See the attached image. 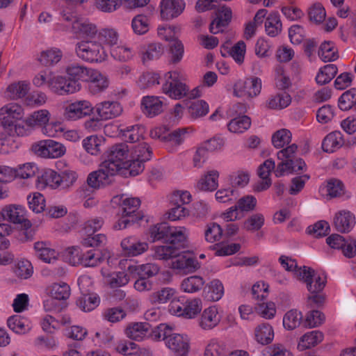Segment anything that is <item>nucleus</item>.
<instances>
[{
  "label": "nucleus",
  "instance_id": "1",
  "mask_svg": "<svg viewBox=\"0 0 356 356\" xmlns=\"http://www.w3.org/2000/svg\"><path fill=\"white\" fill-rule=\"evenodd\" d=\"M152 152L147 143L129 145L121 143L111 146L107 156L122 164L131 176H136L144 170V163L150 159Z\"/></svg>",
  "mask_w": 356,
  "mask_h": 356
},
{
  "label": "nucleus",
  "instance_id": "2",
  "mask_svg": "<svg viewBox=\"0 0 356 356\" xmlns=\"http://www.w3.org/2000/svg\"><path fill=\"white\" fill-rule=\"evenodd\" d=\"M63 260L72 266L93 268L100 265L107 259L108 265L114 266L116 257L108 249L84 250L79 245L67 247L62 252Z\"/></svg>",
  "mask_w": 356,
  "mask_h": 356
},
{
  "label": "nucleus",
  "instance_id": "3",
  "mask_svg": "<svg viewBox=\"0 0 356 356\" xmlns=\"http://www.w3.org/2000/svg\"><path fill=\"white\" fill-rule=\"evenodd\" d=\"M175 326L160 323L152 330L151 339L163 341L165 348L177 356H188L191 351V337L186 332H175Z\"/></svg>",
  "mask_w": 356,
  "mask_h": 356
},
{
  "label": "nucleus",
  "instance_id": "4",
  "mask_svg": "<svg viewBox=\"0 0 356 356\" xmlns=\"http://www.w3.org/2000/svg\"><path fill=\"white\" fill-rule=\"evenodd\" d=\"M78 175L76 171L67 169L60 173L52 168L42 170L35 181L39 191L70 190L76 183Z\"/></svg>",
  "mask_w": 356,
  "mask_h": 356
},
{
  "label": "nucleus",
  "instance_id": "5",
  "mask_svg": "<svg viewBox=\"0 0 356 356\" xmlns=\"http://www.w3.org/2000/svg\"><path fill=\"white\" fill-rule=\"evenodd\" d=\"M298 280L306 284L309 293L307 298L308 303H313L316 306L322 305L325 300V296L322 292L327 284L325 273L304 266L298 272Z\"/></svg>",
  "mask_w": 356,
  "mask_h": 356
},
{
  "label": "nucleus",
  "instance_id": "6",
  "mask_svg": "<svg viewBox=\"0 0 356 356\" xmlns=\"http://www.w3.org/2000/svg\"><path fill=\"white\" fill-rule=\"evenodd\" d=\"M24 110L18 103L10 102L0 108V124L6 133L17 136H27L30 131L19 122L24 119Z\"/></svg>",
  "mask_w": 356,
  "mask_h": 356
},
{
  "label": "nucleus",
  "instance_id": "7",
  "mask_svg": "<svg viewBox=\"0 0 356 356\" xmlns=\"http://www.w3.org/2000/svg\"><path fill=\"white\" fill-rule=\"evenodd\" d=\"M203 309V301L199 297L179 296L168 305V313L187 320L196 318Z\"/></svg>",
  "mask_w": 356,
  "mask_h": 356
},
{
  "label": "nucleus",
  "instance_id": "8",
  "mask_svg": "<svg viewBox=\"0 0 356 356\" xmlns=\"http://www.w3.org/2000/svg\"><path fill=\"white\" fill-rule=\"evenodd\" d=\"M183 74L177 70H170L162 74L161 92L170 99L180 100L188 93V86L183 81Z\"/></svg>",
  "mask_w": 356,
  "mask_h": 356
},
{
  "label": "nucleus",
  "instance_id": "9",
  "mask_svg": "<svg viewBox=\"0 0 356 356\" xmlns=\"http://www.w3.org/2000/svg\"><path fill=\"white\" fill-rule=\"evenodd\" d=\"M75 52L80 59L90 63H102L108 58L107 50L95 38L78 42Z\"/></svg>",
  "mask_w": 356,
  "mask_h": 356
},
{
  "label": "nucleus",
  "instance_id": "10",
  "mask_svg": "<svg viewBox=\"0 0 356 356\" xmlns=\"http://www.w3.org/2000/svg\"><path fill=\"white\" fill-rule=\"evenodd\" d=\"M297 149V145L292 144L277 152V159L280 162L275 170L276 177L284 176L306 169V163L302 159L293 160Z\"/></svg>",
  "mask_w": 356,
  "mask_h": 356
},
{
  "label": "nucleus",
  "instance_id": "11",
  "mask_svg": "<svg viewBox=\"0 0 356 356\" xmlns=\"http://www.w3.org/2000/svg\"><path fill=\"white\" fill-rule=\"evenodd\" d=\"M63 19L71 24V32L76 38L89 40L97 33V26L89 19L77 16L74 12L63 9L60 12Z\"/></svg>",
  "mask_w": 356,
  "mask_h": 356
},
{
  "label": "nucleus",
  "instance_id": "12",
  "mask_svg": "<svg viewBox=\"0 0 356 356\" xmlns=\"http://www.w3.org/2000/svg\"><path fill=\"white\" fill-rule=\"evenodd\" d=\"M63 116L67 121H77L90 116L94 111V106L89 100L67 101L62 106Z\"/></svg>",
  "mask_w": 356,
  "mask_h": 356
},
{
  "label": "nucleus",
  "instance_id": "13",
  "mask_svg": "<svg viewBox=\"0 0 356 356\" xmlns=\"http://www.w3.org/2000/svg\"><path fill=\"white\" fill-rule=\"evenodd\" d=\"M32 150L38 156L47 159H60L67 152L64 144L53 139H44L35 143L32 145Z\"/></svg>",
  "mask_w": 356,
  "mask_h": 356
},
{
  "label": "nucleus",
  "instance_id": "14",
  "mask_svg": "<svg viewBox=\"0 0 356 356\" xmlns=\"http://www.w3.org/2000/svg\"><path fill=\"white\" fill-rule=\"evenodd\" d=\"M0 222L6 220L14 225H22L25 229H30L31 222L27 218L28 211L25 206L20 204L5 205L0 211Z\"/></svg>",
  "mask_w": 356,
  "mask_h": 356
},
{
  "label": "nucleus",
  "instance_id": "15",
  "mask_svg": "<svg viewBox=\"0 0 356 356\" xmlns=\"http://www.w3.org/2000/svg\"><path fill=\"white\" fill-rule=\"evenodd\" d=\"M111 254L116 257L117 263L114 266H111L108 265V262L106 261V265L104 266L101 269V274L105 282L109 285L110 287L118 288L124 286L129 282L130 278L133 277L132 275H130L128 269L127 270V273L120 271L113 272L112 270L116 268L117 265H119L120 268H122L124 264L127 263V260L123 259L118 262L117 255L111 252Z\"/></svg>",
  "mask_w": 356,
  "mask_h": 356
},
{
  "label": "nucleus",
  "instance_id": "16",
  "mask_svg": "<svg viewBox=\"0 0 356 356\" xmlns=\"http://www.w3.org/2000/svg\"><path fill=\"white\" fill-rule=\"evenodd\" d=\"M261 79L257 76H250L245 79L236 80L232 86L233 95L236 97L254 98L261 91Z\"/></svg>",
  "mask_w": 356,
  "mask_h": 356
},
{
  "label": "nucleus",
  "instance_id": "17",
  "mask_svg": "<svg viewBox=\"0 0 356 356\" xmlns=\"http://www.w3.org/2000/svg\"><path fill=\"white\" fill-rule=\"evenodd\" d=\"M185 0H160L159 17L162 21H172L180 17L185 11Z\"/></svg>",
  "mask_w": 356,
  "mask_h": 356
},
{
  "label": "nucleus",
  "instance_id": "18",
  "mask_svg": "<svg viewBox=\"0 0 356 356\" xmlns=\"http://www.w3.org/2000/svg\"><path fill=\"white\" fill-rule=\"evenodd\" d=\"M122 254L129 257L140 256L149 249V243L136 235L122 238L120 243Z\"/></svg>",
  "mask_w": 356,
  "mask_h": 356
},
{
  "label": "nucleus",
  "instance_id": "19",
  "mask_svg": "<svg viewBox=\"0 0 356 356\" xmlns=\"http://www.w3.org/2000/svg\"><path fill=\"white\" fill-rule=\"evenodd\" d=\"M222 321V311L217 305H212L202 309L198 320L199 327L204 331L217 327Z\"/></svg>",
  "mask_w": 356,
  "mask_h": 356
},
{
  "label": "nucleus",
  "instance_id": "20",
  "mask_svg": "<svg viewBox=\"0 0 356 356\" xmlns=\"http://www.w3.org/2000/svg\"><path fill=\"white\" fill-rule=\"evenodd\" d=\"M138 54L144 65L161 58L165 51L164 45L156 41L145 42L137 47Z\"/></svg>",
  "mask_w": 356,
  "mask_h": 356
},
{
  "label": "nucleus",
  "instance_id": "21",
  "mask_svg": "<svg viewBox=\"0 0 356 356\" xmlns=\"http://www.w3.org/2000/svg\"><path fill=\"white\" fill-rule=\"evenodd\" d=\"M81 86L79 82L70 79L63 75L54 76L49 83V90L58 95H67L79 91Z\"/></svg>",
  "mask_w": 356,
  "mask_h": 356
},
{
  "label": "nucleus",
  "instance_id": "22",
  "mask_svg": "<svg viewBox=\"0 0 356 356\" xmlns=\"http://www.w3.org/2000/svg\"><path fill=\"white\" fill-rule=\"evenodd\" d=\"M94 111L100 120L107 121L120 116L123 107L118 101L104 100L94 106Z\"/></svg>",
  "mask_w": 356,
  "mask_h": 356
},
{
  "label": "nucleus",
  "instance_id": "23",
  "mask_svg": "<svg viewBox=\"0 0 356 356\" xmlns=\"http://www.w3.org/2000/svg\"><path fill=\"white\" fill-rule=\"evenodd\" d=\"M232 18V9L227 6H222L216 11L214 19L209 24V31L212 34H218L224 31Z\"/></svg>",
  "mask_w": 356,
  "mask_h": 356
},
{
  "label": "nucleus",
  "instance_id": "24",
  "mask_svg": "<svg viewBox=\"0 0 356 356\" xmlns=\"http://www.w3.org/2000/svg\"><path fill=\"white\" fill-rule=\"evenodd\" d=\"M151 325L146 322H131L124 330V335L134 341H143L151 337Z\"/></svg>",
  "mask_w": 356,
  "mask_h": 356
},
{
  "label": "nucleus",
  "instance_id": "25",
  "mask_svg": "<svg viewBox=\"0 0 356 356\" xmlns=\"http://www.w3.org/2000/svg\"><path fill=\"white\" fill-rule=\"evenodd\" d=\"M220 172L217 170H210L201 175L195 184V188L202 192L215 191L219 186Z\"/></svg>",
  "mask_w": 356,
  "mask_h": 356
},
{
  "label": "nucleus",
  "instance_id": "26",
  "mask_svg": "<svg viewBox=\"0 0 356 356\" xmlns=\"http://www.w3.org/2000/svg\"><path fill=\"white\" fill-rule=\"evenodd\" d=\"M163 97L147 95L142 98L141 108L145 115L153 118L163 111L165 103Z\"/></svg>",
  "mask_w": 356,
  "mask_h": 356
},
{
  "label": "nucleus",
  "instance_id": "27",
  "mask_svg": "<svg viewBox=\"0 0 356 356\" xmlns=\"http://www.w3.org/2000/svg\"><path fill=\"white\" fill-rule=\"evenodd\" d=\"M252 339L259 345L267 346L270 344L275 337V330L271 324L263 322L257 325L252 332Z\"/></svg>",
  "mask_w": 356,
  "mask_h": 356
},
{
  "label": "nucleus",
  "instance_id": "28",
  "mask_svg": "<svg viewBox=\"0 0 356 356\" xmlns=\"http://www.w3.org/2000/svg\"><path fill=\"white\" fill-rule=\"evenodd\" d=\"M35 255L46 264H54L59 258V252L48 241H38L34 243Z\"/></svg>",
  "mask_w": 356,
  "mask_h": 356
},
{
  "label": "nucleus",
  "instance_id": "29",
  "mask_svg": "<svg viewBox=\"0 0 356 356\" xmlns=\"http://www.w3.org/2000/svg\"><path fill=\"white\" fill-rule=\"evenodd\" d=\"M122 200L121 212L124 216H128L131 218H136L137 220H140L143 218V213L139 211L140 200L137 197H127L122 195V197L116 196L113 198V201Z\"/></svg>",
  "mask_w": 356,
  "mask_h": 356
},
{
  "label": "nucleus",
  "instance_id": "30",
  "mask_svg": "<svg viewBox=\"0 0 356 356\" xmlns=\"http://www.w3.org/2000/svg\"><path fill=\"white\" fill-rule=\"evenodd\" d=\"M334 226L341 233L350 232L355 225V215L348 210H341L335 213L333 218Z\"/></svg>",
  "mask_w": 356,
  "mask_h": 356
},
{
  "label": "nucleus",
  "instance_id": "31",
  "mask_svg": "<svg viewBox=\"0 0 356 356\" xmlns=\"http://www.w3.org/2000/svg\"><path fill=\"white\" fill-rule=\"evenodd\" d=\"M170 268L179 273H189L199 269L200 264L193 258L179 254V250H178V256L172 259Z\"/></svg>",
  "mask_w": 356,
  "mask_h": 356
},
{
  "label": "nucleus",
  "instance_id": "32",
  "mask_svg": "<svg viewBox=\"0 0 356 356\" xmlns=\"http://www.w3.org/2000/svg\"><path fill=\"white\" fill-rule=\"evenodd\" d=\"M90 90L93 93H98L106 90L110 84L108 77L97 70L90 68L86 77Z\"/></svg>",
  "mask_w": 356,
  "mask_h": 356
},
{
  "label": "nucleus",
  "instance_id": "33",
  "mask_svg": "<svg viewBox=\"0 0 356 356\" xmlns=\"http://www.w3.org/2000/svg\"><path fill=\"white\" fill-rule=\"evenodd\" d=\"M320 195L325 198H334L343 195L346 189L343 183L335 178L323 182L318 189Z\"/></svg>",
  "mask_w": 356,
  "mask_h": 356
},
{
  "label": "nucleus",
  "instance_id": "34",
  "mask_svg": "<svg viewBox=\"0 0 356 356\" xmlns=\"http://www.w3.org/2000/svg\"><path fill=\"white\" fill-rule=\"evenodd\" d=\"M323 340L324 334L320 330L306 332L298 339L297 349L299 351L312 349L321 343Z\"/></svg>",
  "mask_w": 356,
  "mask_h": 356
},
{
  "label": "nucleus",
  "instance_id": "35",
  "mask_svg": "<svg viewBox=\"0 0 356 356\" xmlns=\"http://www.w3.org/2000/svg\"><path fill=\"white\" fill-rule=\"evenodd\" d=\"M105 143V137L98 134L88 136L81 141L84 151L93 156H98L102 154Z\"/></svg>",
  "mask_w": 356,
  "mask_h": 356
},
{
  "label": "nucleus",
  "instance_id": "36",
  "mask_svg": "<svg viewBox=\"0 0 356 356\" xmlns=\"http://www.w3.org/2000/svg\"><path fill=\"white\" fill-rule=\"evenodd\" d=\"M225 295V286L219 279L210 280L204 286L203 296L209 302H216L220 300Z\"/></svg>",
  "mask_w": 356,
  "mask_h": 356
},
{
  "label": "nucleus",
  "instance_id": "37",
  "mask_svg": "<svg viewBox=\"0 0 356 356\" xmlns=\"http://www.w3.org/2000/svg\"><path fill=\"white\" fill-rule=\"evenodd\" d=\"M168 234V242L174 246L181 248L188 245L190 230L185 226H170Z\"/></svg>",
  "mask_w": 356,
  "mask_h": 356
},
{
  "label": "nucleus",
  "instance_id": "38",
  "mask_svg": "<svg viewBox=\"0 0 356 356\" xmlns=\"http://www.w3.org/2000/svg\"><path fill=\"white\" fill-rule=\"evenodd\" d=\"M51 113L47 109H39L32 112L25 119L24 122L27 129L40 128L41 130L51 119Z\"/></svg>",
  "mask_w": 356,
  "mask_h": 356
},
{
  "label": "nucleus",
  "instance_id": "39",
  "mask_svg": "<svg viewBox=\"0 0 356 356\" xmlns=\"http://www.w3.org/2000/svg\"><path fill=\"white\" fill-rule=\"evenodd\" d=\"M178 296L175 289L166 286L151 293L148 296V300L152 305H163L168 302H172Z\"/></svg>",
  "mask_w": 356,
  "mask_h": 356
},
{
  "label": "nucleus",
  "instance_id": "40",
  "mask_svg": "<svg viewBox=\"0 0 356 356\" xmlns=\"http://www.w3.org/2000/svg\"><path fill=\"white\" fill-rule=\"evenodd\" d=\"M95 38L105 48L108 47L111 50L118 44L120 35L116 29L108 26L101 29L99 31L97 30Z\"/></svg>",
  "mask_w": 356,
  "mask_h": 356
},
{
  "label": "nucleus",
  "instance_id": "41",
  "mask_svg": "<svg viewBox=\"0 0 356 356\" xmlns=\"http://www.w3.org/2000/svg\"><path fill=\"white\" fill-rule=\"evenodd\" d=\"M193 131L192 129L188 127L178 129L168 134L167 138H165V143L169 150L171 152L175 151Z\"/></svg>",
  "mask_w": 356,
  "mask_h": 356
},
{
  "label": "nucleus",
  "instance_id": "42",
  "mask_svg": "<svg viewBox=\"0 0 356 356\" xmlns=\"http://www.w3.org/2000/svg\"><path fill=\"white\" fill-rule=\"evenodd\" d=\"M204 277L194 275L182 280L180 283V290L185 293L195 294L204 289Z\"/></svg>",
  "mask_w": 356,
  "mask_h": 356
},
{
  "label": "nucleus",
  "instance_id": "43",
  "mask_svg": "<svg viewBox=\"0 0 356 356\" xmlns=\"http://www.w3.org/2000/svg\"><path fill=\"white\" fill-rule=\"evenodd\" d=\"M128 271L132 277L142 276L146 278L154 277L159 272V267L156 264L148 263L142 265L129 264Z\"/></svg>",
  "mask_w": 356,
  "mask_h": 356
},
{
  "label": "nucleus",
  "instance_id": "44",
  "mask_svg": "<svg viewBox=\"0 0 356 356\" xmlns=\"http://www.w3.org/2000/svg\"><path fill=\"white\" fill-rule=\"evenodd\" d=\"M238 196V190L225 181L224 184L216 190L214 197L218 203L229 204L232 203Z\"/></svg>",
  "mask_w": 356,
  "mask_h": 356
},
{
  "label": "nucleus",
  "instance_id": "45",
  "mask_svg": "<svg viewBox=\"0 0 356 356\" xmlns=\"http://www.w3.org/2000/svg\"><path fill=\"white\" fill-rule=\"evenodd\" d=\"M227 352L226 342L220 338L213 337L206 342L203 356H225Z\"/></svg>",
  "mask_w": 356,
  "mask_h": 356
},
{
  "label": "nucleus",
  "instance_id": "46",
  "mask_svg": "<svg viewBox=\"0 0 356 356\" xmlns=\"http://www.w3.org/2000/svg\"><path fill=\"white\" fill-rule=\"evenodd\" d=\"M225 181L238 191V188H244L249 184L250 172L247 170L239 169L230 173Z\"/></svg>",
  "mask_w": 356,
  "mask_h": 356
},
{
  "label": "nucleus",
  "instance_id": "47",
  "mask_svg": "<svg viewBox=\"0 0 356 356\" xmlns=\"http://www.w3.org/2000/svg\"><path fill=\"white\" fill-rule=\"evenodd\" d=\"M131 29L136 35L141 36L147 34L151 29L150 17L144 13L135 15L131 20Z\"/></svg>",
  "mask_w": 356,
  "mask_h": 356
},
{
  "label": "nucleus",
  "instance_id": "48",
  "mask_svg": "<svg viewBox=\"0 0 356 356\" xmlns=\"http://www.w3.org/2000/svg\"><path fill=\"white\" fill-rule=\"evenodd\" d=\"M101 299L96 293H83L76 299L77 307L83 312H90L100 304Z\"/></svg>",
  "mask_w": 356,
  "mask_h": 356
},
{
  "label": "nucleus",
  "instance_id": "49",
  "mask_svg": "<svg viewBox=\"0 0 356 356\" xmlns=\"http://www.w3.org/2000/svg\"><path fill=\"white\" fill-rule=\"evenodd\" d=\"M344 144L341 132L335 131L328 134L322 141V149L325 152L333 153L340 149Z\"/></svg>",
  "mask_w": 356,
  "mask_h": 356
},
{
  "label": "nucleus",
  "instance_id": "50",
  "mask_svg": "<svg viewBox=\"0 0 356 356\" xmlns=\"http://www.w3.org/2000/svg\"><path fill=\"white\" fill-rule=\"evenodd\" d=\"M146 128L142 124L128 126L120 129V136L127 142L136 143L144 138Z\"/></svg>",
  "mask_w": 356,
  "mask_h": 356
},
{
  "label": "nucleus",
  "instance_id": "51",
  "mask_svg": "<svg viewBox=\"0 0 356 356\" xmlns=\"http://www.w3.org/2000/svg\"><path fill=\"white\" fill-rule=\"evenodd\" d=\"M30 90V83L26 81L13 82L8 86L5 96L11 99L24 98Z\"/></svg>",
  "mask_w": 356,
  "mask_h": 356
},
{
  "label": "nucleus",
  "instance_id": "52",
  "mask_svg": "<svg viewBox=\"0 0 356 356\" xmlns=\"http://www.w3.org/2000/svg\"><path fill=\"white\" fill-rule=\"evenodd\" d=\"M8 326L17 334H25L32 329L31 321L19 315H13L8 319Z\"/></svg>",
  "mask_w": 356,
  "mask_h": 356
},
{
  "label": "nucleus",
  "instance_id": "53",
  "mask_svg": "<svg viewBox=\"0 0 356 356\" xmlns=\"http://www.w3.org/2000/svg\"><path fill=\"white\" fill-rule=\"evenodd\" d=\"M14 169V180L19 179L23 180L31 179L35 177L39 171L38 165L34 162H26L17 165Z\"/></svg>",
  "mask_w": 356,
  "mask_h": 356
},
{
  "label": "nucleus",
  "instance_id": "54",
  "mask_svg": "<svg viewBox=\"0 0 356 356\" xmlns=\"http://www.w3.org/2000/svg\"><path fill=\"white\" fill-rule=\"evenodd\" d=\"M26 203L29 209L34 213L40 214L45 211L47 201L44 195L39 192H31L26 196Z\"/></svg>",
  "mask_w": 356,
  "mask_h": 356
},
{
  "label": "nucleus",
  "instance_id": "55",
  "mask_svg": "<svg viewBox=\"0 0 356 356\" xmlns=\"http://www.w3.org/2000/svg\"><path fill=\"white\" fill-rule=\"evenodd\" d=\"M45 291L49 298L58 300H65L70 296V287L65 282L49 284L47 286Z\"/></svg>",
  "mask_w": 356,
  "mask_h": 356
},
{
  "label": "nucleus",
  "instance_id": "56",
  "mask_svg": "<svg viewBox=\"0 0 356 356\" xmlns=\"http://www.w3.org/2000/svg\"><path fill=\"white\" fill-rule=\"evenodd\" d=\"M318 56L325 63L338 59L339 51L335 43L330 40L323 42L319 46Z\"/></svg>",
  "mask_w": 356,
  "mask_h": 356
},
{
  "label": "nucleus",
  "instance_id": "57",
  "mask_svg": "<svg viewBox=\"0 0 356 356\" xmlns=\"http://www.w3.org/2000/svg\"><path fill=\"white\" fill-rule=\"evenodd\" d=\"M302 323H303L302 314L297 309H289L283 316L282 325L286 330H293Z\"/></svg>",
  "mask_w": 356,
  "mask_h": 356
},
{
  "label": "nucleus",
  "instance_id": "58",
  "mask_svg": "<svg viewBox=\"0 0 356 356\" xmlns=\"http://www.w3.org/2000/svg\"><path fill=\"white\" fill-rule=\"evenodd\" d=\"M178 248L172 244L154 245L152 248V257L158 260H169L178 256Z\"/></svg>",
  "mask_w": 356,
  "mask_h": 356
},
{
  "label": "nucleus",
  "instance_id": "59",
  "mask_svg": "<svg viewBox=\"0 0 356 356\" xmlns=\"http://www.w3.org/2000/svg\"><path fill=\"white\" fill-rule=\"evenodd\" d=\"M99 168L104 172L106 175L112 181L113 178L118 174L127 175L129 173L127 170L122 166L115 160L107 156V159L104 161L99 165Z\"/></svg>",
  "mask_w": 356,
  "mask_h": 356
},
{
  "label": "nucleus",
  "instance_id": "60",
  "mask_svg": "<svg viewBox=\"0 0 356 356\" xmlns=\"http://www.w3.org/2000/svg\"><path fill=\"white\" fill-rule=\"evenodd\" d=\"M110 54L115 60L120 62H127L131 60L135 55L133 48L125 43L114 46L110 50Z\"/></svg>",
  "mask_w": 356,
  "mask_h": 356
},
{
  "label": "nucleus",
  "instance_id": "61",
  "mask_svg": "<svg viewBox=\"0 0 356 356\" xmlns=\"http://www.w3.org/2000/svg\"><path fill=\"white\" fill-rule=\"evenodd\" d=\"M162 74L160 72L154 71L143 72L138 80V86L141 89H148L158 86L161 83Z\"/></svg>",
  "mask_w": 356,
  "mask_h": 356
},
{
  "label": "nucleus",
  "instance_id": "62",
  "mask_svg": "<svg viewBox=\"0 0 356 356\" xmlns=\"http://www.w3.org/2000/svg\"><path fill=\"white\" fill-rule=\"evenodd\" d=\"M62 56V52L59 49L53 47L42 51L38 54L37 60L43 65L50 66L58 63Z\"/></svg>",
  "mask_w": 356,
  "mask_h": 356
},
{
  "label": "nucleus",
  "instance_id": "63",
  "mask_svg": "<svg viewBox=\"0 0 356 356\" xmlns=\"http://www.w3.org/2000/svg\"><path fill=\"white\" fill-rule=\"evenodd\" d=\"M255 312L264 319L272 320L277 315V305L272 300L257 302L255 305Z\"/></svg>",
  "mask_w": 356,
  "mask_h": 356
},
{
  "label": "nucleus",
  "instance_id": "64",
  "mask_svg": "<svg viewBox=\"0 0 356 356\" xmlns=\"http://www.w3.org/2000/svg\"><path fill=\"white\" fill-rule=\"evenodd\" d=\"M282 24L277 12H271L265 21V31L268 35L275 37L282 31Z\"/></svg>",
  "mask_w": 356,
  "mask_h": 356
}]
</instances>
